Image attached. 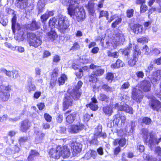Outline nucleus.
<instances>
[{
  "mask_svg": "<svg viewBox=\"0 0 161 161\" xmlns=\"http://www.w3.org/2000/svg\"><path fill=\"white\" fill-rule=\"evenodd\" d=\"M54 14L53 11H48L45 14L41 16V19L42 22H44L47 20L49 17L52 16Z\"/></svg>",
  "mask_w": 161,
  "mask_h": 161,
  "instance_id": "obj_27",
  "label": "nucleus"
},
{
  "mask_svg": "<svg viewBox=\"0 0 161 161\" xmlns=\"http://www.w3.org/2000/svg\"><path fill=\"white\" fill-rule=\"evenodd\" d=\"M90 68L92 69H95L96 70L92 72L96 76H100L102 75L104 73L103 69H101L99 67L95 66L94 64H92L90 66Z\"/></svg>",
  "mask_w": 161,
  "mask_h": 161,
  "instance_id": "obj_15",
  "label": "nucleus"
},
{
  "mask_svg": "<svg viewBox=\"0 0 161 161\" xmlns=\"http://www.w3.org/2000/svg\"><path fill=\"white\" fill-rule=\"evenodd\" d=\"M99 48L97 47H95L93 48L91 50V52L93 54H96L98 53Z\"/></svg>",
  "mask_w": 161,
  "mask_h": 161,
  "instance_id": "obj_64",
  "label": "nucleus"
},
{
  "mask_svg": "<svg viewBox=\"0 0 161 161\" xmlns=\"http://www.w3.org/2000/svg\"><path fill=\"white\" fill-rule=\"evenodd\" d=\"M141 53V52L140 50L136 47L133 53L132 58L128 61V64L131 66L135 65L138 60V55H140Z\"/></svg>",
  "mask_w": 161,
  "mask_h": 161,
  "instance_id": "obj_10",
  "label": "nucleus"
},
{
  "mask_svg": "<svg viewBox=\"0 0 161 161\" xmlns=\"http://www.w3.org/2000/svg\"><path fill=\"white\" fill-rule=\"evenodd\" d=\"M0 90H4V92H8L9 93L10 91L11 90L10 87L9 86H5L3 85H2L0 87Z\"/></svg>",
  "mask_w": 161,
  "mask_h": 161,
  "instance_id": "obj_41",
  "label": "nucleus"
},
{
  "mask_svg": "<svg viewBox=\"0 0 161 161\" xmlns=\"http://www.w3.org/2000/svg\"><path fill=\"white\" fill-rule=\"evenodd\" d=\"M137 88H140L145 92L149 91L151 88V85L149 81L144 80L141 81L137 85Z\"/></svg>",
  "mask_w": 161,
  "mask_h": 161,
  "instance_id": "obj_11",
  "label": "nucleus"
},
{
  "mask_svg": "<svg viewBox=\"0 0 161 161\" xmlns=\"http://www.w3.org/2000/svg\"><path fill=\"white\" fill-rule=\"evenodd\" d=\"M152 52L153 54L155 55H157L159 54L160 53V51L159 49L155 48L152 50Z\"/></svg>",
  "mask_w": 161,
  "mask_h": 161,
  "instance_id": "obj_63",
  "label": "nucleus"
},
{
  "mask_svg": "<svg viewBox=\"0 0 161 161\" xmlns=\"http://www.w3.org/2000/svg\"><path fill=\"white\" fill-rule=\"evenodd\" d=\"M30 126V123L28 119L23 121L21 123L20 130L23 132L26 131Z\"/></svg>",
  "mask_w": 161,
  "mask_h": 161,
  "instance_id": "obj_21",
  "label": "nucleus"
},
{
  "mask_svg": "<svg viewBox=\"0 0 161 161\" xmlns=\"http://www.w3.org/2000/svg\"><path fill=\"white\" fill-rule=\"evenodd\" d=\"M153 62L157 65L161 64V56L159 58L153 59Z\"/></svg>",
  "mask_w": 161,
  "mask_h": 161,
  "instance_id": "obj_62",
  "label": "nucleus"
},
{
  "mask_svg": "<svg viewBox=\"0 0 161 161\" xmlns=\"http://www.w3.org/2000/svg\"><path fill=\"white\" fill-rule=\"evenodd\" d=\"M49 25L52 28L56 25L60 31L64 33V31L68 29L69 26V21L68 19L62 15H59L56 18L51 19L49 22Z\"/></svg>",
  "mask_w": 161,
  "mask_h": 161,
  "instance_id": "obj_3",
  "label": "nucleus"
},
{
  "mask_svg": "<svg viewBox=\"0 0 161 161\" xmlns=\"http://www.w3.org/2000/svg\"><path fill=\"white\" fill-rule=\"evenodd\" d=\"M36 134L35 142L36 143L40 142L43 139L45 135L41 131L36 130L35 131Z\"/></svg>",
  "mask_w": 161,
  "mask_h": 161,
  "instance_id": "obj_23",
  "label": "nucleus"
},
{
  "mask_svg": "<svg viewBox=\"0 0 161 161\" xmlns=\"http://www.w3.org/2000/svg\"><path fill=\"white\" fill-rule=\"evenodd\" d=\"M80 93L78 90L73 91L70 94L68 93L65 95L64 100L63 107L65 110L72 105L73 99H77L80 97Z\"/></svg>",
  "mask_w": 161,
  "mask_h": 161,
  "instance_id": "obj_6",
  "label": "nucleus"
},
{
  "mask_svg": "<svg viewBox=\"0 0 161 161\" xmlns=\"http://www.w3.org/2000/svg\"><path fill=\"white\" fill-rule=\"evenodd\" d=\"M97 76H96L94 73L92 72L89 76V80L90 82L96 83V85L94 86L93 88H99L100 86L98 84L99 83V82L98 81V79L97 77Z\"/></svg>",
  "mask_w": 161,
  "mask_h": 161,
  "instance_id": "obj_16",
  "label": "nucleus"
},
{
  "mask_svg": "<svg viewBox=\"0 0 161 161\" xmlns=\"http://www.w3.org/2000/svg\"><path fill=\"white\" fill-rule=\"evenodd\" d=\"M0 98L3 101H6L8 100L9 97V93L8 92H4V90H0Z\"/></svg>",
  "mask_w": 161,
  "mask_h": 161,
  "instance_id": "obj_29",
  "label": "nucleus"
},
{
  "mask_svg": "<svg viewBox=\"0 0 161 161\" xmlns=\"http://www.w3.org/2000/svg\"><path fill=\"white\" fill-rule=\"evenodd\" d=\"M148 41V39L145 37H141L137 40V42L140 43H147Z\"/></svg>",
  "mask_w": 161,
  "mask_h": 161,
  "instance_id": "obj_43",
  "label": "nucleus"
},
{
  "mask_svg": "<svg viewBox=\"0 0 161 161\" xmlns=\"http://www.w3.org/2000/svg\"><path fill=\"white\" fill-rule=\"evenodd\" d=\"M60 60V57L58 55H54L53 58V61L54 62H58Z\"/></svg>",
  "mask_w": 161,
  "mask_h": 161,
  "instance_id": "obj_60",
  "label": "nucleus"
},
{
  "mask_svg": "<svg viewBox=\"0 0 161 161\" xmlns=\"http://www.w3.org/2000/svg\"><path fill=\"white\" fill-rule=\"evenodd\" d=\"M58 69L57 68H55L53 71V73L52 75V79L51 80V83L52 81H56L57 80V77L58 76Z\"/></svg>",
  "mask_w": 161,
  "mask_h": 161,
  "instance_id": "obj_35",
  "label": "nucleus"
},
{
  "mask_svg": "<svg viewBox=\"0 0 161 161\" xmlns=\"http://www.w3.org/2000/svg\"><path fill=\"white\" fill-rule=\"evenodd\" d=\"M95 4L92 2H89L87 5H86L85 7L88 9L89 13L91 14H93L95 10L94 8Z\"/></svg>",
  "mask_w": 161,
  "mask_h": 161,
  "instance_id": "obj_30",
  "label": "nucleus"
},
{
  "mask_svg": "<svg viewBox=\"0 0 161 161\" xmlns=\"http://www.w3.org/2000/svg\"><path fill=\"white\" fill-rule=\"evenodd\" d=\"M16 20V17L15 15H14L13 17L12 20V28L13 31L14 33L15 32V30Z\"/></svg>",
  "mask_w": 161,
  "mask_h": 161,
  "instance_id": "obj_38",
  "label": "nucleus"
},
{
  "mask_svg": "<svg viewBox=\"0 0 161 161\" xmlns=\"http://www.w3.org/2000/svg\"><path fill=\"white\" fill-rule=\"evenodd\" d=\"M147 9V6L144 4H142L140 7V12L141 13H144L145 12Z\"/></svg>",
  "mask_w": 161,
  "mask_h": 161,
  "instance_id": "obj_49",
  "label": "nucleus"
},
{
  "mask_svg": "<svg viewBox=\"0 0 161 161\" xmlns=\"http://www.w3.org/2000/svg\"><path fill=\"white\" fill-rule=\"evenodd\" d=\"M142 135L144 140L145 142H148L150 148L152 149V147L156 144H158L161 141V137L157 139L156 136L153 134L148 132L147 129H143L142 130Z\"/></svg>",
  "mask_w": 161,
  "mask_h": 161,
  "instance_id": "obj_5",
  "label": "nucleus"
},
{
  "mask_svg": "<svg viewBox=\"0 0 161 161\" xmlns=\"http://www.w3.org/2000/svg\"><path fill=\"white\" fill-rule=\"evenodd\" d=\"M125 40L122 32L118 30L115 32L113 38H108L104 47L106 48L111 49L115 48L117 46L122 44Z\"/></svg>",
  "mask_w": 161,
  "mask_h": 161,
  "instance_id": "obj_4",
  "label": "nucleus"
},
{
  "mask_svg": "<svg viewBox=\"0 0 161 161\" xmlns=\"http://www.w3.org/2000/svg\"><path fill=\"white\" fill-rule=\"evenodd\" d=\"M114 107L120 111H123L130 114H133L132 108L124 103H115Z\"/></svg>",
  "mask_w": 161,
  "mask_h": 161,
  "instance_id": "obj_9",
  "label": "nucleus"
},
{
  "mask_svg": "<svg viewBox=\"0 0 161 161\" xmlns=\"http://www.w3.org/2000/svg\"><path fill=\"white\" fill-rule=\"evenodd\" d=\"M142 122L146 125H148L151 124V120L147 117H144L142 119Z\"/></svg>",
  "mask_w": 161,
  "mask_h": 161,
  "instance_id": "obj_44",
  "label": "nucleus"
},
{
  "mask_svg": "<svg viewBox=\"0 0 161 161\" xmlns=\"http://www.w3.org/2000/svg\"><path fill=\"white\" fill-rule=\"evenodd\" d=\"M119 118L121 120L123 123H124L126 120V117L125 116L122 115L119 116V115H116L114 117V120H116V122L118 123L119 122Z\"/></svg>",
  "mask_w": 161,
  "mask_h": 161,
  "instance_id": "obj_36",
  "label": "nucleus"
},
{
  "mask_svg": "<svg viewBox=\"0 0 161 161\" xmlns=\"http://www.w3.org/2000/svg\"><path fill=\"white\" fill-rule=\"evenodd\" d=\"M79 61L83 64H86L90 62V60L89 58L85 56H83L82 58H80Z\"/></svg>",
  "mask_w": 161,
  "mask_h": 161,
  "instance_id": "obj_42",
  "label": "nucleus"
},
{
  "mask_svg": "<svg viewBox=\"0 0 161 161\" xmlns=\"http://www.w3.org/2000/svg\"><path fill=\"white\" fill-rule=\"evenodd\" d=\"M114 77V74L111 73H107L106 76V79L107 80L109 81H110L111 82L112 80Z\"/></svg>",
  "mask_w": 161,
  "mask_h": 161,
  "instance_id": "obj_45",
  "label": "nucleus"
},
{
  "mask_svg": "<svg viewBox=\"0 0 161 161\" xmlns=\"http://www.w3.org/2000/svg\"><path fill=\"white\" fill-rule=\"evenodd\" d=\"M71 149L73 150L74 155H76L77 154L80 152L82 148V145L79 143L76 142H73L71 144Z\"/></svg>",
  "mask_w": 161,
  "mask_h": 161,
  "instance_id": "obj_13",
  "label": "nucleus"
},
{
  "mask_svg": "<svg viewBox=\"0 0 161 161\" xmlns=\"http://www.w3.org/2000/svg\"><path fill=\"white\" fill-rule=\"evenodd\" d=\"M102 126L101 125H99L96 128L95 130V136L97 137H102L105 138L106 136V133L102 132Z\"/></svg>",
  "mask_w": 161,
  "mask_h": 161,
  "instance_id": "obj_17",
  "label": "nucleus"
},
{
  "mask_svg": "<svg viewBox=\"0 0 161 161\" xmlns=\"http://www.w3.org/2000/svg\"><path fill=\"white\" fill-rule=\"evenodd\" d=\"M137 150L141 153L143 152L145 150V147L143 145H139L137 146Z\"/></svg>",
  "mask_w": 161,
  "mask_h": 161,
  "instance_id": "obj_54",
  "label": "nucleus"
},
{
  "mask_svg": "<svg viewBox=\"0 0 161 161\" xmlns=\"http://www.w3.org/2000/svg\"><path fill=\"white\" fill-rule=\"evenodd\" d=\"M152 22L151 21H147L144 23V25L145 30L148 29L149 28V26L151 25Z\"/></svg>",
  "mask_w": 161,
  "mask_h": 161,
  "instance_id": "obj_59",
  "label": "nucleus"
},
{
  "mask_svg": "<svg viewBox=\"0 0 161 161\" xmlns=\"http://www.w3.org/2000/svg\"><path fill=\"white\" fill-rule=\"evenodd\" d=\"M143 97L142 92L137 88V86L132 89L131 93V98L132 99L137 102H140Z\"/></svg>",
  "mask_w": 161,
  "mask_h": 161,
  "instance_id": "obj_8",
  "label": "nucleus"
},
{
  "mask_svg": "<svg viewBox=\"0 0 161 161\" xmlns=\"http://www.w3.org/2000/svg\"><path fill=\"white\" fill-rule=\"evenodd\" d=\"M155 64V63L153 62V60L148 67V70L149 71H150L153 69V64Z\"/></svg>",
  "mask_w": 161,
  "mask_h": 161,
  "instance_id": "obj_61",
  "label": "nucleus"
},
{
  "mask_svg": "<svg viewBox=\"0 0 161 161\" xmlns=\"http://www.w3.org/2000/svg\"><path fill=\"white\" fill-rule=\"evenodd\" d=\"M30 154L31 155H32L34 157L37 156L39 155V153L36 151L34 150H32L31 151L30 153Z\"/></svg>",
  "mask_w": 161,
  "mask_h": 161,
  "instance_id": "obj_58",
  "label": "nucleus"
},
{
  "mask_svg": "<svg viewBox=\"0 0 161 161\" xmlns=\"http://www.w3.org/2000/svg\"><path fill=\"white\" fill-rule=\"evenodd\" d=\"M157 101H158L157 100H155L153 102V103H152L151 107L153 109L156 110V111H158L159 110L160 108H161V107H160L159 105H158V104H156V102Z\"/></svg>",
  "mask_w": 161,
  "mask_h": 161,
  "instance_id": "obj_39",
  "label": "nucleus"
},
{
  "mask_svg": "<svg viewBox=\"0 0 161 161\" xmlns=\"http://www.w3.org/2000/svg\"><path fill=\"white\" fill-rule=\"evenodd\" d=\"M107 54L108 56L117 58L119 57V53L117 52H111L110 51H108Z\"/></svg>",
  "mask_w": 161,
  "mask_h": 161,
  "instance_id": "obj_37",
  "label": "nucleus"
},
{
  "mask_svg": "<svg viewBox=\"0 0 161 161\" xmlns=\"http://www.w3.org/2000/svg\"><path fill=\"white\" fill-rule=\"evenodd\" d=\"M137 77L139 78H143L144 77V73L142 71H138L136 73Z\"/></svg>",
  "mask_w": 161,
  "mask_h": 161,
  "instance_id": "obj_48",
  "label": "nucleus"
},
{
  "mask_svg": "<svg viewBox=\"0 0 161 161\" xmlns=\"http://www.w3.org/2000/svg\"><path fill=\"white\" fill-rule=\"evenodd\" d=\"M126 143V140L124 138H121L120 139L114 140L113 143L114 146H116L118 144L120 147H123Z\"/></svg>",
  "mask_w": 161,
  "mask_h": 161,
  "instance_id": "obj_20",
  "label": "nucleus"
},
{
  "mask_svg": "<svg viewBox=\"0 0 161 161\" xmlns=\"http://www.w3.org/2000/svg\"><path fill=\"white\" fill-rule=\"evenodd\" d=\"M47 0H39L37 4L39 13L42 12L43 8L46 4Z\"/></svg>",
  "mask_w": 161,
  "mask_h": 161,
  "instance_id": "obj_28",
  "label": "nucleus"
},
{
  "mask_svg": "<svg viewBox=\"0 0 161 161\" xmlns=\"http://www.w3.org/2000/svg\"><path fill=\"white\" fill-rule=\"evenodd\" d=\"M142 51L143 53L147 55L148 54L149 52V49L146 45H145L143 47Z\"/></svg>",
  "mask_w": 161,
  "mask_h": 161,
  "instance_id": "obj_50",
  "label": "nucleus"
},
{
  "mask_svg": "<svg viewBox=\"0 0 161 161\" xmlns=\"http://www.w3.org/2000/svg\"><path fill=\"white\" fill-rule=\"evenodd\" d=\"M105 17L107 19H108V13L106 11L102 10L100 11L99 17Z\"/></svg>",
  "mask_w": 161,
  "mask_h": 161,
  "instance_id": "obj_40",
  "label": "nucleus"
},
{
  "mask_svg": "<svg viewBox=\"0 0 161 161\" xmlns=\"http://www.w3.org/2000/svg\"><path fill=\"white\" fill-rule=\"evenodd\" d=\"M160 73L161 70H158L154 71L152 74L150 76V79L153 83L157 82L160 79Z\"/></svg>",
  "mask_w": 161,
  "mask_h": 161,
  "instance_id": "obj_14",
  "label": "nucleus"
},
{
  "mask_svg": "<svg viewBox=\"0 0 161 161\" xmlns=\"http://www.w3.org/2000/svg\"><path fill=\"white\" fill-rule=\"evenodd\" d=\"M113 106L112 105H109L103 107V111L104 113L108 116L112 115L113 112Z\"/></svg>",
  "mask_w": 161,
  "mask_h": 161,
  "instance_id": "obj_25",
  "label": "nucleus"
},
{
  "mask_svg": "<svg viewBox=\"0 0 161 161\" xmlns=\"http://www.w3.org/2000/svg\"><path fill=\"white\" fill-rule=\"evenodd\" d=\"M17 6L21 9H24L28 6V0H16Z\"/></svg>",
  "mask_w": 161,
  "mask_h": 161,
  "instance_id": "obj_22",
  "label": "nucleus"
},
{
  "mask_svg": "<svg viewBox=\"0 0 161 161\" xmlns=\"http://www.w3.org/2000/svg\"><path fill=\"white\" fill-rule=\"evenodd\" d=\"M70 154V149L66 146H58L50 149L49 151L50 157L57 159L67 158L69 157Z\"/></svg>",
  "mask_w": 161,
  "mask_h": 161,
  "instance_id": "obj_2",
  "label": "nucleus"
},
{
  "mask_svg": "<svg viewBox=\"0 0 161 161\" xmlns=\"http://www.w3.org/2000/svg\"><path fill=\"white\" fill-rule=\"evenodd\" d=\"M47 36L51 41H53L57 37L56 32L53 31L49 32L47 34Z\"/></svg>",
  "mask_w": 161,
  "mask_h": 161,
  "instance_id": "obj_33",
  "label": "nucleus"
},
{
  "mask_svg": "<svg viewBox=\"0 0 161 161\" xmlns=\"http://www.w3.org/2000/svg\"><path fill=\"white\" fill-rule=\"evenodd\" d=\"M76 75L78 78H81L83 76L82 70L80 69L79 71L76 73Z\"/></svg>",
  "mask_w": 161,
  "mask_h": 161,
  "instance_id": "obj_57",
  "label": "nucleus"
},
{
  "mask_svg": "<svg viewBox=\"0 0 161 161\" xmlns=\"http://www.w3.org/2000/svg\"><path fill=\"white\" fill-rule=\"evenodd\" d=\"M67 79V76L64 74L61 75L60 77H59L58 80L59 85H62L65 82Z\"/></svg>",
  "mask_w": 161,
  "mask_h": 161,
  "instance_id": "obj_34",
  "label": "nucleus"
},
{
  "mask_svg": "<svg viewBox=\"0 0 161 161\" xmlns=\"http://www.w3.org/2000/svg\"><path fill=\"white\" fill-rule=\"evenodd\" d=\"M130 85L128 82L124 83L121 86V89L122 90L127 89L129 88Z\"/></svg>",
  "mask_w": 161,
  "mask_h": 161,
  "instance_id": "obj_53",
  "label": "nucleus"
},
{
  "mask_svg": "<svg viewBox=\"0 0 161 161\" xmlns=\"http://www.w3.org/2000/svg\"><path fill=\"white\" fill-rule=\"evenodd\" d=\"M68 112L65 114V116H66V121L68 123L71 124L75 119L77 113L76 112H74L69 115H68Z\"/></svg>",
  "mask_w": 161,
  "mask_h": 161,
  "instance_id": "obj_18",
  "label": "nucleus"
},
{
  "mask_svg": "<svg viewBox=\"0 0 161 161\" xmlns=\"http://www.w3.org/2000/svg\"><path fill=\"white\" fill-rule=\"evenodd\" d=\"M132 31L136 34L142 33L143 32V28L142 26L139 24L134 25L131 27Z\"/></svg>",
  "mask_w": 161,
  "mask_h": 161,
  "instance_id": "obj_19",
  "label": "nucleus"
},
{
  "mask_svg": "<svg viewBox=\"0 0 161 161\" xmlns=\"http://www.w3.org/2000/svg\"><path fill=\"white\" fill-rule=\"evenodd\" d=\"M68 2V14L72 18H76L78 22L82 21L86 17V13L83 7L79 4L80 0H70Z\"/></svg>",
  "mask_w": 161,
  "mask_h": 161,
  "instance_id": "obj_1",
  "label": "nucleus"
},
{
  "mask_svg": "<svg viewBox=\"0 0 161 161\" xmlns=\"http://www.w3.org/2000/svg\"><path fill=\"white\" fill-rule=\"evenodd\" d=\"M91 100L92 102L90 104H87V106L89 107L93 110H96L98 108L97 105L96 104L97 103V101L94 97L92 98Z\"/></svg>",
  "mask_w": 161,
  "mask_h": 161,
  "instance_id": "obj_24",
  "label": "nucleus"
},
{
  "mask_svg": "<svg viewBox=\"0 0 161 161\" xmlns=\"http://www.w3.org/2000/svg\"><path fill=\"white\" fill-rule=\"evenodd\" d=\"M121 18H119L115 22L112 23V27L114 28L116 27L117 25L121 22Z\"/></svg>",
  "mask_w": 161,
  "mask_h": 161,
  "instance_id": "obj_46",
  "label": "nucleus"
},
{
  "mask_svg": "<svg viewBox=\"0 0 161 161\" xmlns=\"http://www.w3.org/2000/svg\"><path fill=\"white\" fill-rule=\"evenodd\" d=\"M103 88L107 91L112 92L113 91V89L108 86L107 85H104L103 86Z\"/></svg>",
  "mask_w": 161,
  "mask_h": 161,
  "instance_id": "obj_55",
  "label": "nucleus"
},
{
  "mask_svg": "<svg viewBox=\"0 0 161 161\" xmlns=\"http://www.w3.org/2000/svg\"><path fill=\"white\" fill-rule=\"evenodd\" d=\"M27 28L31 30H35L39 28L40 25L35 21L33 20L31 24L27 25Z\"/></svg>",
  "mask_w": 161,
  "mask_h": 161,
  "instance_id": "obj_26",
  "label": "nucleus"
},
{
  "mask_svg": "<svg viewBox=\"0 0 161 161\" xmlns=\"http://www.w3.org/2000/svg\"><path fill=\"white\" fill-rule=\"evenodd\" d=\"M123 66V62L120 59H118L115 64H112L111 67L113 69L119 68L120 67Z\"/></svg>",
  "mask_w": 161,
  "mask_h": 161,
  "instance_id": "obj_31",
  "label": "nucleus"
},
{
  "mask_svg": "<svg viewBox=\"0 0 161 161\" xmlns=\"http://www.w3.org/2000/svg\"><path fill=\"white\" fill-rule=\"evenodd\" d=\"M44 117L46 120L48 122H50L52 119L51 116L47 114H45L44 115Z\"/></svg>",
  "mask_w": 161,
  "mask_h": 161,
  "instance_id": "obj_52",
  "label": "nucleus"
},
{
  "mask_svg": "<svg viewBox=\"0 0 161 161\" xmlns=\"http://www.w3.org/2000/svg\"><path fill=\"white\" fill-rule=\"evenodd\" d=\"M84 126V125L80 123H79L78 125H70L69 126L68 130L72 133H76L83 130Z\"/></svg>",
  "mask_w": 161,
  "mask_h": 161,
  "instance_id": "obj_12",
  "label": "nucleus"
},
{
  "mask_svg": "<svg viewBox=\"0 0 161 161\" xmlns=\"http://www.w3.org/2000/svg\"><path fill=\"white\" fill-rule=\"evenodd\" d=\"M27 37L30 39L29 42L30 46L37 47L42 43V40L40 37L36 36L34 34L31 33H27Z\"/></svg>",
  "mask_w": 161,
  "mask_h": 161,
  "instance_id": "obj_7",
  "label": "nucleus"
},
{
  "mask_svg": "<svg viewBox=\"0 0 161 161\" xmlns=\"http://www.w3.org/2000/svg\"><path fill=\"white\" fill-rule=\"evenodd\" d=\"M88 155H90L92 157L93 159H95L97 156V153L95 151L90 150L85 154V158L87 159L90 158H91V156L88 157Z\"/></svg>",
  "mask_w": 161,
  "mask_h": 161,
  "instance_id": "obj_32",
  "label": "nucleus"
},
{
  "mask_svg": "<svg viewBox=\"0 0 161 161\" xmlns=\"http://www.w3.org/2000/svg\"><path fill=\"white\" fill-rule=\"evenodd\" d=\"M134 10L132 9L128 10L126 12L127 16L128 17H131L133 15Z\"/></svg>",
  "mask_w": 161,
  "mask_h": 161,
  "instance_id": "obj_51",
  "label": "nucleus"
},
{
  "mask_svg": "<svg viewBox=\"0 0 161 161\" xmlns=\"http://www.w3.org/2000/svg\"><path fill=\"white\" fill-rule=\"evenodd\" d=\"M99 99L102 101H107L108 100V97L103 94H100L99 97Z\"/></svg>",
  "mask_w": 161,
  "mask_h": 161,
  "instance_id": "obj_47",
  "label": "nucleus"
},
{
  "mask_svg": "<svg viewBox=\"0 0 161 161\" xmlns=\"http://www.w3.org/2000/svg\"><path fill=\"white\" fill-rule=\"evenodd\" d=\"M80 47L79 45L77 42H75L74 43L73 46L71 48V50H76L79 49Z\"/></svg>",
  "mask_w": 161,
  "mask_h": 161,
  "instance_id": "obj_56",
  "label": "nucleus"
}]
</instances>
